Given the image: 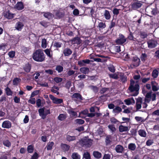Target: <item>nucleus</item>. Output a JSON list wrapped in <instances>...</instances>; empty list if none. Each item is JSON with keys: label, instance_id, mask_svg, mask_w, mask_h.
Wrapping results in <instances>:
<instances>
[{"label": "nucleus", "instance_id": "052dcab7", "mask_svg": "<svg viewBox=\"0 0 159 159\" xmlns=\"http://www.w3.org/2000/svg\"><path fill=\"white\" fill-rule=\"evenodd\" d=\"M28 102L31 104H34L35 103V99L34 98H30L28 101Z\"/></svg>", "mask_w": 159, "mask_h": 159}, {"label": "nucleus", "instance_id": "4c0bfd02", "mask_svg": "<svg viewBox=\"0 0 159 159\" xmlns=\"http://www.w3.org/2000/svg\"><path fill=\"white\" fill-rule=\"evenodd\" d=\"M71 157L73 159H80V156L77 152H74L72 154Z\"/></svg>", "mask_w": 159, "mask_h": 159}, {"label": "nucleus", "instance_id": "f03ea898", "mask_svg": "<svg viewBox=\"0 0 159 159\" xmlns=\"http://www.w3.org/2000/svg\"><path fill=\"white\" fill-rule=\"evenodd\" d=\"M149 102L146 100L145 98L144 100H142L141 98H138L136 101V108L138 109H139L141 108L142 106L143 108H146L148 106L147 103Z\"/></svg>", "mask_w": 159, "mask_h": 159}, {"label": "nucleus", "instance_id": "5fc2aeb1", "mask_svg": "<svg viewBox=\"0 0 159 159\" xmlns=\"http://www.w3.org/2000/svg\"><path fill=\"white\" fill-rule=\"evenodd\" d=\"M135 60V63L133 64L134 66H139V64L140 59L138 58H136Z\"/></svg>", "mask_w": 159, "mask_h": 159}, {"label": "nucleus", "instance_id": "de8ad7c7", "mask_svg": "<svg viewBox=\"0 0 159 159\" xmlns=\"http://www.w3.org/2000/svg\"><path fill=\"white\" fill-rule=\"evenodd\" d=\"M50 50L51 48L47 49L44 50V52L46 54L48 57H51L52 56V55H51Z\"/></svg>", "mask_w": 159, "mask_h": 159}, {"label": "nucleus", "instance_id": "c85d7f7f", "mask_svg": "<svg viewBox=\"0 0 159 159\" xmlns=\"http://www.w3.org/2000/svg\"><path fill=\"white\" fill-rule=\"evenodd\" d=\"M139 134L141 137H145L146 136V131L143 129H139L138 131Z\"/></svg>", "mask_w": 159, "mask_h": 159}, {"label": "nucleus", "instance_id": "aec40b11", "mask_svg": "<svg viewBox=\"0 0 159 159\" xmlns=\"http://www.w3.org/2000/svg\"><path fill=\"white\" fill-rule=\"evenodd\" d=\"M124 149L123 147L120 145H117L115 147V150L117 153H122Z\"/></svg>", "mask_w": 159, "mask_h": 159}, {"label": "nucleus", "instance_id": "393cba45", "mask_svg": "<svg viewBox=\"0 0 159 159\" xmlns=\"http://www.w3.org/2000/svg\"><path fill=\"white\" fill-rule=\"evenodd\" d=\"M66 140L69 142L75 141L76 140V136H70L67 135L66 136Z\"/></svg>", "mask_w": 159, "mask_h": 159}, {"label": "nucleus", "instance_id": "338daca9", "mask_svg": "<svg viewBox=\"0 0 159 159\" xmlns=\"http://www.w3.org/2000/svg\"><path fill=\"white\" fill-rule=\"evenodd\" d=\"M6 99L7 98L6 96L5 95H2L0 98V102L2 103L3 101H5Z\"/></svg>", "mask_w": 159, "mask_h": 159}, {"label": "nucleus", "instance_id": "c9c22d12", "mask_svg": "<svg viewBox=\"0 0 159 159\" xmlns=\"http://www.w3.org/2000/svg\"><path fill=\"white\" fill-rule=\"evenodd\" d=\"M119 131L120 132L127 131L128 130V127L126 126H124L121 125L119 126Z\"/></svg>", "mask_w": 159, "mask_h": 159}, {"label": "nucleus", "instance_id": "13d9d810", "mask_svg": "<svg viewBox=\"0 0 159 159\" xmlns=\"http://www.w3.org/2000/svg\"><path fill=\"white\" fill-rule=\"evenodd\" d=\"M108 69L111 72L114 73L115 72V69L113 65L110 66L108 67Z\"/></svg>", "mask_w": 159, "mask_h": 159}, {"label": "nucleus", "instance_id": "c756f323", "mask_svg": "<svg viewBox=\"0 0 159 159\" xmlns=\"http://www.w3.org/2000/svg\"><path fill=\"white\" fill-rule=\"evenodd\" d=\"M104 16L106 20H109L111 17L110 13L109 11L107 10L105 11Z\"/></svg>", "mask_w": 159, "mask_h": 159}, {"label": "nucleus", "instance_id": "2eb2a0df", "mask_svg": "<svg viewBox=\"0 0 159 159\" xmlns=\"http://www.w3.org/2000/svg\"><path fill=\"white\" fill-rule=\"evenodd\" d=\"M31 68V65L29 63L25 64V66L23 67V69L27 73H29L30 71Z\"/></svg>", "mask_w": 159, "mask_h": 159}, {"label": "nucleus", "instance_id": "37998d69", "mask_svg": "<svg viewBox=\"0 0 159 159\" xmlns=\"http://www.w3.org/2000/svg\"><path fill=\"white\" fill-rule=\"evenodd\" d=\"M3 144L6 147H9L11 146V143L8 140H4L3 142Z\"/></svg>", "mask_w": 159, "mask_h": 159}, {"label": "nucleus", "instance_id": "680f3d73", "mask_svg": "<svg viewBox=\"0 0 159 159\" xmlns=\"http://www.w3.org/2000/svg\"><path fill=\"white\" fill-rule=\"evenodd\" d=\"M120 79L123 82H125L127 81L126 77L124 76V74H121L120 75Z\"/></svg>", "mask_w": 159, "mask_h": 159}, {"label": "nucleus", "instance_id": "f8f14e48", "mask_svg": "<svg viewBox=\"0 0 159 159\" xmlns=\"http://www.w3.org/2000/svg\"><path fill=\"white\" fill-rule=\"evenodd\" d=\"M147 43L148 48H155L157 44V42L154 40H149Z\"/></svg>", "mask_w": 159, "mask_h": 159}, {"label": "nucleus", "instance_id": "6ab92c4d", "mask_svg": "<svg viewBox=\"0 0 159 159\" xmlns=\"http://www.w3.org/2000/svg\"><path fill=\"white\" fill-rule=\"evenodd\" d=\"M72 98H76L80 101L83 100V98L80 93H75L72 96Z\"/></svg>", "mask_w": 159, "mask_h": 159}, {"label": "nucleus", "instance_id": "f3484780", "mask_svg": "<svg viewBox=\"0 0 159 159\" xmlns=\"http://www.w3.org/2000/svg\"><path fill=\"white\" fill-rule=\"evenodd\" d=\"M61 147L63 150L65 152L68 151L70 149V148L69 145L63 143H61Z\"/></svg>", "mask_w": 159, "mask_h": 159}, {"label": "nucleus", "instance_id": "6e6552de", "mask_svg": "<svg viewBox=\"0 0 159 159\" xmlns=\"http://www.w3.org/2000/svg\"><path fill=\"white\" fill-rule=\"evenodd\" d=\"M130 128L132 129L130 130L131 135L132 136H135L136 134L137 130L138 129V126L136 125H131Z\"/></svg>", "mask_w": 159, "mask_h": 159}, {"label": "nucleus", "instance_id": "a18cd8bd", "mask_svg": "<svg viewBox=\"0 0 159 159\" xmlns=\"http://www.w3.org/2000/svg\"><path fill=\"white\" fill-rule=\"evenodd\" d=\"M109 88H102L100 90V93L101 94H103L107 91H109Z\"/></svg>", "mask_w": 159, "mask_h": 159}, {"label": "nucleus", "instance_id": "603ef678", "mask_svg": "<svg viewBox=\"0 0 159 159\" xmlns=\"http://www.w3.org/2000/svg\"><path fill=\"white\" fill-rule=\"evenodd\" d=\"M54 81L57 83L61 82L62 80V79L60 77H55L54 79Z\"/></svg>", "mask_w": 159, "mask_h": 159}, {"label": "nucleus", "instance_id": "79ce46f5", "mask_svg": "<svg viewBox=\"0 0 159 159\" xmlns=\"http://www.w3.org/2000/svg\"><path fill=\"white\" fill-rule=\"evenodd\" d=\"M56 70L57 71L58 73L62 72L63 70V67L61 65H57L55 68Z\"/></svg>", "mask_w": 159, "mask_h": 159}, {"label": "nucleus", "instance_id": "c03bdc74", "mask_svg": "<svg viewBox=\"0 0 159 159\" xmlns=\"http://www.w3.org/2000/svg\"><path fill=\"white\" fill-rule=\"evenodd\" d=\"M62 45V43L58 42H55L53 46L54 47H56V48L57 49L61 47Z\"/></svg>", "mask_w": 159, "mask_h": 159}, {"label": "nucleus", "instance_id": "4468645a", "mask_svg": "<svg viewBox=\"0 0 159 159\" xmlns=\"http://www.w3.org/2000/svg\"><path fill=\"white\" fill-rule=\"evenodd\" d=\"M24 24L22 22H17L16 24L15 28L18 31H21L24 27Z\"/></svg>", "mask_w": 159, "mask_h": 159}, {"label": "nucleus", "instance_id": "0eeeda50", "mask_svg": "<svg viewBox=\"0 0 159 159\" xmlns=\"http://www.w3.org/2000/svg\"><path fill=\"white\" fill-rule=\"evenodd\" d=\"M126 38L122 34H120L119 37L116 39L115 42L117 44H122L126 41Z\"/></svg>", "mask_w": 159, "mask_h": 159}, {"label": "nucleus", "instance_id": "1a4fd4ad", "mask_svg": "<svg viewBox=\"0 0 159 159\" xmlns=\"http://www.w3.org/2000/svg\"><path fill=\"white\" fill-rule=\"evenodd\" d=\"M72 53V50L69 48H65L63 51V54L65 57H69Z\"/></svg>", "mask_w": 159, "mask_h": 159}, {"label": "nucleus", "instance_id": "58836bf2", "mask_svg": "<svg viewBox=\"0 0 159 159\" xmlns=\"http://www.w3.org/2000/svg\"><path fill=\"white\" fill-rule=\"evenodd\" d=\"M47 40L45 39H42L41 42V47L43 48L47 47Z\"/></svg>", "mask_w": 159, "mask_h": 159}, {"label": "nucleus", "instance_id": "49530a36", "mask_svg": "<svg viewBox=\"0 0 159 159\" xmlns=\"http://www.w3.org/2000/svg\"><path fill=\"white\" fill-rule=\"evenodd\" d=\"M75 122L76 124L80 125H82L84 123V121L81 119H77L75 120Z\"/></svg>", "mask_w": 159, "mask_h": 159}, {"label": "nucleus", "instance_id": "2f4dec72", "mask_svg": "<svg viewBox=\"0 0 159 159\" xmlns=\"http://www.w3.org/2000/svg\"><path fill=\"white\" fill-rule=\"evenodd\" d=\"M80 71L84 74H88L89 72V69L86 67H82L80 69Z\"/></svg>", "mask_w": 159, "mask_h": 159}, {"label": "nucleus", "instance_id": "4be33fe9", "mask_svg": "<svg viewBox=\"0 0 159 159\" xmlns=\"http://www.w3.org/2000/svg\"><path fill=\"white\" fill-rule=\"evenodd\" d=\"M142 6V3L140 2H134L132 5V7L134 9H136Z\"/></svg>", "mask_w": 159, "mask_h": 159}, {"label": "nucleus", "instance_id": "a19ab883", "mask_svg": "<svg viewBox=\"0 0 159 159\" xmlns=\"http://www.w3.org/2000/svg\"><path fill=\"white\" fill-rule=\"evenodd\" d=\"M89 88L96 93L98 91V88L96 86L91 85L89 86Z\"/></svg>", "mask_w": 159, "mask_h": 159}, {"label": "nucleus", "instance_id": "9d476101", "mask_svg": "<svg viewBox=\"0 0 159 159\" xmlns=\"http://www.w3.org/2000/svg\"><path fill=\"white\" fill-rule=\"evenodd\" d=\"M15 15V14L12 13L9 11H5L4 13V16L8 19H12Z\"/></svg>", "mask_w": 159, "mask_h": 159}, {"label": "nucleus", "instance_id": "6e6d98bb", "mask_svg": "<svg viewBox=\"0 0 159 159\" xmlns=\"http://www.w3.org/2000/svg\"><path fill=\"white\" fill-rule=\"evenodd\" d=\"M110 78L115 79H118L119 78L117 75L116 74H112L109 75Z\"/></svg>", "mask_w": 159, "mask_h": 159}, {"label": "nucleus", "instance_id": "e433bc0d", "mask_svg": "<svg viewBox=\"0 0 159 159\" xmlns=\"http://www.w3.org/2000/svg\"><path fill=\"white\" fill-rule=\"evenodd\" d=\"M43 13H44L43 16L44 17L48 19L52 18L53 15L51 13L49 12H43Z\"/></svg>", "mask_w": 159, "mask_h": 159}, {"label": "nucleus", "instance_id": "7ed1b4c3", "mask_svg": "<svg viewBox=\"0 0 159 159\" xmlns=\"http://www.w3.org/2000/svg\"><path fill=\"white\" fill-rule=\"evenodd\" d=\"M139 86L138 84H136L134 85H131L130 86V91L131 93L130 95L134 96H136L139 93Z\"/></svg>", "mask_w": 159, "mask_h": 159}, {"label": "nucleus", "instance_id": "4d7b16f0", "mask_svg": "<svg viewBox=\"0 0 159 159\" xmlns=\"http://www.w3.org/2000/svg\"><path fill=\"white\" fill-rule=\"evenodd\" d=\"M39 157V154L36 152H35L31 157V159H38Z\"/></svg>", "mask_w": 159, "mask_h": 159}, {"label": "nucleus", "instance_id": "774afa93", "mask_svg": "<svg viewBox=\"0 0 159 159\" xmlns=\"http://www.w3.org/2000/svg\"><path fill=\"white\" fill-rule=\"evenodd\" d=\"M14 102L16 103H19L20 102V98H18L17 96H15L14 98Z\"/></svg>", "mask_w": 159, "mask_h": 159}, {"label": "nucleus", "instance_id": "7c9ffc66", "mask_svg": "<svg viewBox=\"0 0 159 159\" xmlns=\"http://www.w3.org/2000/svg\"><path fill=\"white\" fill-rule=\"evenodd\" d=\"M83 158L85 159H91V157L90 153L89 152L86 151L84 152L83 155Z\"/></svg>", "mask_w": 159, "mask_h": 159}, {"label": "nucleus", "instance_id": "f257e3e1", "mask_svg": "<svg viewBox=\"0 0 159 159\" xmlns=\"http://www.w3.org/2000/svg\"><path fill=\"white\" fill-rule=\"evenodd\" d=\"M32 58L33 59L37 62H41L45 61V56L41 49L36 50L33 53Z\"/></svg>", "mask_w": 159, "mask_h": 159}, {"label": "nucleus", "instance_id": "20e7f679", "mask_svg": "<svg viewBox=\"0 0 159 159\" xmlns=\"http://www.w3.org/2000/svg\"><path fill=\"white\" fill-rule=\"evenodd\" d=\"M80 143L83 147L90 148L92 145V140L90 139H83L80 141Z\"/></svg>", "mask_w": 159, "mask_h": 159}, {"label": "nucleus", "instance_id": "bb28decb", "mask_svg": "<svg viewBox=\"0 0 159 159\" xmlns=\"http://www.w3.org/2000/svg\"><path fill=\"white\" fill-rule=\"evenodd\" d=\"M72 42H74V43L80 44L81 43V39L80 37L77 36L73 38L71 40Z\"/></svg>", "mask_w": 159, "mask_h": 159}, {"label": "nucleus", "instance_id": "ea45409f", "mask_svg": "<svg viewBox=\"0 0 159 159\" xmlns=\"http://www.w3.org/2000/svg\"><path fill=\"white\" fill-rule=\"evenodd\" d=\"M63 102L62 99L56 98L53 102L56 104H60Z\"/></svg>", "mask_w": 159, "mask_h": 159}, {"label": "nucleus", "instance_id": "9b49d317", "mask_svg": "<svg viewBox=\"0 0 159 159\" xmlns=\"http://www.w3.org/2000/svg\"><path fill=\"white\" fill-rule=\"evenodd\" d=\"M11 122L8 120L4 121L2 124V127L3 128L9 129L11 127Z\"/></svg>", "mask_w": 159, "mask_h": 159}, {"label": "nucleus", "instance_id": "3c124183", "mask_svg": "<svg viewBox=\"0 0 159 159\" xmlns=\"http://www.w3.org/2000/svg\"><path fill=\"white\" fill-rule=\"evenodd\" d=\"M108 127L112 132H115L116 131V129L114 125H109Z\"/></svg>", "mask_w": 159, "mask_h": 159}, {"label": "nucleus", "instance_id": "473e14b6", "mask_svg": "<svg viewBox=\"0 0 159 159\" xmlns=\"http://www.w3.org/2000/svg\"><path fill=\"white\" fill-rule=\"evenodd\" d=\"M5 90L6 95L7 96H12V95L13 92L8 87H7Z\"/></svg>", "mask_w": 159, "mask_h": 159}, {"label": "nucleus", "instance_id": "72a5a7b5", "mask_svg": "<svg viewBox=\"0 0 159 159\" xmlns=\"http://www.w3.org/2000/svg\"><path fill=\"white\" fill-rule=\"evenodd\" d=\"M21 79L19 78L16 77L13 80V84L14 85H17L21 81Z\"/></svg>", "mask_w": 159, "mask_h": 159}, {"label": "nucleus", "instance_id": "cd10ccee", "mask_svg": "<svg viewBox=\"0 0 159 159\" xmlns=\"http://www.w3.org/2000/svg\"><path fill=\"white\" fill-rule=\"evenodd\" d=\"M67 112L68 113L70 114H71L72 115V117H77V114L76 112L74 111L72 108L68 110Z\"/></svg>", "mask_w": 159, "mask_h": 159}, {"label": "nucleus", "instance_id": "e2e57ef3", "mask_svg": "<svg viewBox=\"0 0 159 159\" xmlns=\"http://www.w3.org/2000/svg\"><path fill=\"white\" fill-rule=\"evenodd\" d=\"M153 143V140L149 139L148 140L146 143V145L148 146L151 145Z\"/></svg>", "mask_w": 159, "mask_h": 159}, {"label": "nucleus", "instance_id": "5701e85b", "mask_svg": "<svg viewBox=\"0 0 159 159\" xmlns=\"http://www.w3.org/2000/svg\"><path fill=\"white\" fill-rule=\"evenodd\" d=\"M67 118L66 114H60L57 117V119L60 121L64 120Z\"/></svg>", "mask_w": 159, "mask_h": 159}, {"label": "nucleus", "instance_id": "0e129e2a", "mask_svg": "<svg viewBox=\"0 0 159 159\" xmlns=\"http://www.w3.org/2000/svg\"><path fill=\"white\" fill-rule=\"evenodd\" d=\"M136 148V146L134 144H130V149L132 150H134Z\"/></svg>", "mask_w": 159, "mask_h": 159}, {"label": "nucleus", "instance_id": "f704fd0d", "mask_svg": "<svg viewBox=\"0 0 159 159\" xmlns=\"http://www.w3.org/2000/svg\"><path fill=\"white\" fill-rule=\"evenodd\" d=\"M34 150V146L33 145H28L27 148V151L28 153L33 152Z\"/></svg>", "mask_w": 159, "mask_h": 159}, {"label": "nucleus", "instance_id": "39448f33", "mask_svg": "<svg viewBox=\"0 0 159 159\" xmlns=\"http://www.w3.org/2000/svg\"><path fill=\"white\" fill-rule=\"evenodd\" d=\"M45 108L43 107V108L39 109L38 111L39 116L41 117V118L43 119H44L46 116L50 114V112L49 109H47L44 111Z\"/></svg>", "mask_w": 159, "mask_h": 159}, {"label": "nucleus", "instance_id": "423d86ee", "mask_svg": "<svg viewBox=\"0 0 159 159\" xmlns=\"http://www.w3.org/2000/svg\"><path fill=\"white\" fill-rule=\"evenodd\" d=\"M145 98L148 102H150L151 101H154L156 99V94L152 92H148L146 94Z\"/></svg>", "mask_w": 159, "mask_h": 159}, {"label": "nucleus", "instance_id": "09e8293b", "mask_svg": "<svg viewBox=\"0 0 159 159\" xmlns=\"http://www.w3.org/2000/svg\"><path fill=\"white\" fill-rule=\"evenodd\" d=\"M113 111L115 113H119L121 111L122 109L120 107L117 106L113 109Z\"/></svg>", "mask_w": 159, "mask_h": 159}, {"label": "nucleus", "instance_id": "a211bd4d", "mask_svg": "<svg viewBox=\"0 0 159 159\" xmlns=\"http://www.w3.org/2000/svg\"><path fill=\"white\" fill-rule=\"evenodd\" d=\"M106 27V25L105 23L102 22H98V25L97 27L100 30L105 29Z\"/></svg>", "mask_w": 159, "mask_h": 159}, {"label": "nucleus", "instance_id": "ddd939ff", "mask_svg": "<svg viewBox=\"0 0 159 159\" xmlns=\"http://www.w3.org/2000/svg\"><path fill=\"white\" fill-rule=\"evenodd\" d=\"M14 8L18 10H22L24 8V5L23 2L21 1L18 2L15 6Z\"/></svg>", "mask_w": 159, "mask_h": 159}, {"label": "nucleus", "instance_id": "dca6fc26", "mask_svg": "<svg viewBox=\"0 0 159 159\" xmlns=\"http://www.w3.org/2000/svg\"><path fill=\"white\" fill-rule=\"evenodd\" d=\"M105 142L106 145H110L112 143L111 136V135H108L106 136Z\"/></svg>", "mask_w": 159, "mask_h": 159}, {"label": "nucleus", "instance_id": "a878e982", "mask_svg": "<svg viewBox=\"0 0 159 159\" xmlns=\"http://www.w3.org/2000/svg\"><path fill=\"white\" fill-rule=\"evenodd\" d=\"M54 143L52 141L49 142L47 144L46 148L48 151L51 150L52 149V147L54 145Z\"/></svg>", "mask_w": 159, "mask_h": 159}, {"label": "nucleus", "instance_id": "b1692460", "mask_svg": "<svg viewBox=\"0 0 159 159\" xmlns=\"http://www.w3.org/2000/svg\"><path fill=\"white\" fill-rule=\"evenodd\" d=\"M152 85V90L154 91H157L159 89V86L158 84L155 82H151Z\"/></svg>", "mask_w": 159, "mask_h": 159}, {"label": "nucleus", "instance_id": "8fccbe9b", "mask_svg": "<svg viewBox=\"0 0 159 159\" xmlns=\"http://www.w3.org/2000/svg\"><path fill=\"white\" fill-rule=\"evenodd\" d=\"M158 71L157 70H154L152 73V76L154 78H157L158 75Z\"/></svg>", "mask_w": 159, "mask_h": 159}, {"label": "nucleus", "instance_id": "bf43d9fd", "mask_svg": "<svg viewBox=\"0 0 159 159\" xmlns=\"http://www.w3.org/2000/svg\"><path fill=\"white\" fill-rule=\"evenodd\" d=\"M114 48L116 52H119L121 51L120 46H115L114 47Z\"/></svg>", "mask_w": 159, "mask_h": 159}, {"label": "nucleus", "instance_id": "69168bd1", "mask_svg": "<svg viewBox=\"0 0 159 159\" xmlns=\"http://www.w3.org/2000/svg\"><path fill=\"white\" fill-rule=\"evenodd\" d=\"M56 14L57 16L60 18L62 17L64 15L63 14L62 12L58 11L56 12Z\"/></svg>", "mask_w": 159, "mask_h": 159}, {"label": "nucleus", "instance_id": "864d4df0", "mask_svg": "<svg viewBox=\"0 0 159 159\" xmlns=\"http://www.w3.org/2000/svg\"><path fill=\"white\" fill-rule=\"evenodd\" d=\"M15 52L14 51L9 52L8 53L9 57L10 58H13L15 56Z\"/></svg>", "mask_w": 159, "mask_h": 159}, {"label": "nucleus", "instance_id": "412c9836", "mask_svg": "<svg viewBox=\"0 0 159 159\" xmlns=\"http://www.w3.org/2000/svg\"><path fill=\"white\" fill-rule=\"evenodd\" d=\"M93 155L97 159H100L102 156L101 153L97 151H94L93 152Z\"/></svg>", "mask_w": 159, "mask_h": 159}]
</instances>
